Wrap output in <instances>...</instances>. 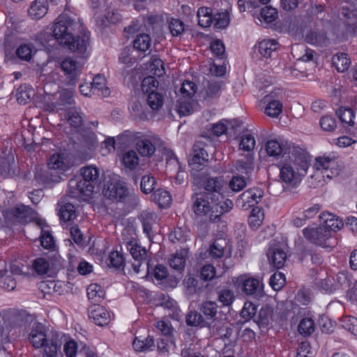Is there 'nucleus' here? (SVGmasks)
Wrapping results in <instances>:
<instances>
[{"label": "nucleus", "instance_id": "obj_60", "mask_svg": "<svg viewBox=\"0 0 357 357\" xmlns=\"http://www.w3.org/2000/svg\"><path fill=\"white\" fill-rule=\"evenodd\" d=\"M139 158L135 151H129L123 156V163L127 168L134 169L138 165Z\"/></svg>", "mask_w": 357, "mask_h": 357}, {"label": "nucleus", "instance_id": "obj_44", "mask_svg": "<svg viewBox=\"0 0 357 357\" xmlns=\"http://www.w3.org/2000/svg\"><path fill=\"white\" fill-rule=\"evenodd\" d=\"M337 114L344 127L353 126L354 125L355 114L351 108H340Z\"/></svg>", "mask_w": 357, "mask_h": 357}, {"label": "nucleus", "instance_id": "obj_53", "mask_svg": "<svg viewBox=\"0 0 357 357\" xmlns=\"http://www.w3.org/2000/svg\"><path fill=\"white\" fill-rule=\"evenodd\" d=\"M197 90V85L190 81L183 82L182 86L180 89L181 97L187 99H192Z\"/></svg>", "mask_w": 357, "mask_h": 357}, {"label": "nucleus", "instance_id": "obj_24", "mask_svg": "<svg viewBox=\"0 0 357 357\" xmlns=\"http://www.w3.org/2000/svg\"><path fill=\"white\" fill-rule=\"evenodd\" d=\"M187 257L188 251L185 249L177 250L169 258V264L172 268L178 271H183L185 266Z\"/></svg>", "mask_w": 357, "mask_h": 357}, {"label": "nucleus", "instance_id": "obj_13", "mask_svg": "<svg viewBox=\"0 0 357 357\" xmlns=\"http://www.w3.org/2000/svg\"><path fill=\"white\" fill-rule=\"evenodd\" d=\"M61 67L67 75L68 84L75 86L81 74L83 64L71 58H67L61 63Z\"/></svg>", "mask_w": 357, "mask_h": 357}, {"label": "nucleus", "instance_id": "obj_16", "mask_svg": "<svg viewBox=\"0 0 357 357\" xmlns=\"http://www.w3.org/2000/svg\"><path fill=\"white\" fill-rule=\"evenodd\" d=\"M213 214L210 215V222H219L221 221L222 215L229 212L234 206L233 202L229 199L222 201L213 202Z\"/></svg>", "mask_w": 357, "mask_h": 357}, {"label": "nucleus", "instance_id": "obj_59", "mask_svg": "<svg viewBox=\"0 0 357 357\" xmlns=\"http://www.w3.org/2000/svg\"><path fill=\"white\" fill-rule=\"evenodd\" d=\"M273 316V308L268 305L263 306L259 312V322L262 326H268Z\"/></svg>", "mask_w": 357, "mask_h": 357}, {"label": "nucleus", "instance_id": "obj_3", "mask_svg": "<svg viewBox=\"0 0 357 357\" xmlns=\"http://www.w3.org/2000/svg\"><path fill=\"white\" fill-rule=\"evenodd\" d=\"M29 340L35 348L43 347V357H57L62 344L61 333L54 331L47 332L45 326L39 323L33 325Z\"/></svg>", "mask_w": 357, "mask_h": 357}, {"label": "nucleus", "instance_id": "obj_17", "mask_svg": "<svg viewBox=\"0 0 357 357\" xmlns=\"http://www.w3.org/2000/svg\"><path fill=\"white\" fill-rule=\"evenodd\" d=\"M254 153H248L243 156V158L238 159L236 161L235 169L238 174L245 175L250 178V174L254 170Z\"/></svg>", "mask_w": 357, "mask_h": 357}, {"label": "nucleus", "instance_id": "obj_8", "mask_svg": "<svg viewBox=\"0 0 357 357\" xmlns=\"http://www.w3.org/2000/svg\"><path fill=\"white\" fill-rule=\"evenodd\" d=\"M104 196L109 199L123 201L128 195V190L126 183L121 181L118 176L113 177L103 188Z\"/></svg>", "mask_w": 357, "mask_h": 357}, {"label": "nucleus", "instance_id": "obj_63", "mask_svg": "<svg viewBox=\"0 0 357 357\" xmlns=\"http://www.w3.org/2000/svg\"><path fill=\"white\" fill-rule=\"evenodd\" d=\"M47 165L51 169L64 170L66 168L63 155L61 154H53L51 155L49 159Z\"/></svg>", "mask_w": 357, "mask_h": 357}, {"label": "nucleus", "instance_id": "obj_41", "mask_svg": "<svg viewBox=\"0 0 357 357\" xmlns=\"http://www.w3.org/2000/svg\"><path fill=\"white\" fill-rule=\"evenodd\" d=\"M154 201L161 207L169 206L172 202V197L167 190L158 188L153 193Z\"/></svg>", "mask_w": 357, "mask_h": 357}, {"label": "nucleus", "instance_id": "obj_58", "mask_svg": "<svg viewBox=\"0 0 357 357\" xmlns=\"http://www.w3.org/2000/svg\"><path fill=\"white\" fill-rule=\"evenodd\" d=\"M299 333L303 335H309L314 331V323L311 318H303L298 326Z\"/></svg>", "mask_w": 357, "mask_h": 357}, {"label": "nucleus", "instance_id": "obj_18", "mask_svg": "<svg viewBox=\"0 0 357 357\" xmlns=\"http://www.w3.org/2000/svg\"><path fill=\"white\" fill-rule=\"evenodd\" d=\"M69 192L73 197H77L80 195L89 196L94 190H88V183L82 178H71L68 183Z\"/></svg>", "mask_w": 357, "mask_h": 357}, {"label": "nucleus", "instance_id": "obj_52", "mask_svg": "<svg viewBox=\"0 0 357 357\" xmlns=\"http://www.w3.org/2000/svg\"><path fill=\"white\" fill-rule=\"evenodd\" d=\"M229 17L227 10L218 12L213 15L214 26L217 29H225L229 24Z\"/></svg>", "mask_w": 357, "mask_h": 357}, {"label": "nucleus", "instance_id": "obj_48", "mask_svg": "<svg viewBox=\"0 0 357 357\" xmlns=\"http://www.w3.org/2000/svg\"><path fill=\"white\" fill-rule=\"evenodd\" d=\"M141 86L142 91L149 95L156 91L158 86V81L153 76H148L144 78Z\"/></svg>", "mask_w": 357, "mask_h": 357}, {"label": "nucleus", "instance_id": "obj_55", "mask_svg": "<svg viewBox=\"0 0 357 357\" xmlns=\"http://www.w3.org/2000/svg\"><path fill=\"white\" fill-rule=\"evenodd\" d=\"M146 101L153 110H158L163 105V96L156 91L151 93L147 95Z\"/></svg>", "mask_w": 357, "mask_h": 357}, {"label": "nucleus", "instance_id": "obj_49", "mask_svg": "<svg viewBox=\"0 0 357 357\" xmlns=\"http://www.w3.org/2000/svg\"><path fill=\"white\" fill-rule=\"evenodd\" d=\"M248 179L247 176L241 174L234 176L229 181V187L234 192H240L246 186Z\"/></svg>", "mask_w": 357, "mask_h": 357}, {"label": "nucleus", "instance_id": "obj_40", "mask_svg": "<svg viewBox=\"0 0 357 357\" xmlns=\"http://www.w3.org/2000/svg\"><path fill=\"white\" fill-rule=\"evenodd\" d=\"M59 214L63 222L73 221L77 217L75 206L70 203L60 205Z\"/></svg>", "mask_w": 357, "mask_h": 357}, {"label": "nucleus", "instance_id": "obj_37", "mask_svg": "<svg viewBox=\"0 0 357 357\" xmlns=\"http://www.w3.org/2000/svg\"><path fill=\"white\" fill-rule=\"evenodd\" d=\"M332 63L338 72L347 70L350 66V59L345 53H337L332 58Z\"/></svg>", "mask_w": 357, "mask_h": 357}, {"label": "nucleus", "instance_id": "obj_1", "mask_svg": "<svg viewBox=\"0 0 357 357\" xmlns=\"http://www.w3.org/2000/svg\"><path fill=\"white\" fill-rule=\"evenodd\" d=\"M284 150L278 163L280 178L286 188L296 187L307 174L311 162L310 155L294 144H290Z\"/></svg>", "mask_w": 357, "mask_h": 357}, {"label": "nucleus", "instance_id": "obj_23", "mask_svg": "<svg viewBox=\"0 0 357 357\" xmlns=\"http://www.w3.org/2000/svg\"><path fill=\"white\" fill-rule=\"evenodd\" d=\"M243 291L247 295L260 296L263 292V284L255 278H248L243 283Z\"/></svg>", "mask_w": 357, "mask_h": 357}, {"label": "nucleus", "instance_id": "obj_26", "mask_svg": "<svg viewBox=\"0 0 357 357\" xmlns=\"http://www.w3.org/2000/svg\"><path fill=\"white\" fill-rule=\"evenodd\" d=\"M234 327L229 324L222 323L219 324L214 322L210 326V330L213 334L218 335L223 340H229L232 337Z\"/></svg>", "mask_w": 357, "mask_h": 357}, {"label": "nucleus", "instance_id": "obj_35", "mask_svg": "<svg viewBox=\"0 0 357 357\" xmlns=\"http://www.w3.org/2000/svg\"><path fill=\"white\" fill-rule=\"evenodd\" d=\"M291 144H286L285 145L280 144L276 140H269L266 144V151L269 156L277 157L282 155L284 149L287 148Z\"/></svg>", "mask_w": 357, "mask_h": 357}, {"label": "nucleus", "instance_id": "obj_32", "mask_svg": "<svg viewBox=\"0 0 357 357\" xmlns=\"http://www.w3.org/2000/svg\"><path fill=\"white\" fill-rule=\"evenodd\" d=\"M222 86L223 84L222 82H214L208 83L203 94L204 99L208 102L217 99L220 95Z\"/></svg>", "mask_w": 357, "mask_h": 357}, {"label": "nucleus", "instance_id": "obj_56", "mask_svg": "<svg viewBox=\"0 0 357 357\" xmlns=\"http://www.w3.org/2000/svg\"><path fill=\"white\" fill-rule=\"evenodd\" d=\"M264 220V213L258 208H253L248 218L249 225L253 229H257L261 225Z\"/></svg>", "mask_w": 357, "mask_h": 357}, {"label": "nucleus", "instance_id": "obj_57", "mask_svg": "<svg viewBox=\"0 0 357 357\" xmlns=\"http://www.w3.org/2000/svg\"><path fill=\"white\" fill-rule=\"evenodd\" d=\"M156 185V180L151 175H144L141 180V190L145 194H149L153 191Z\"/></svg>", "mask_w": 357, "mask_h": 357}, {"label": "nucleus", "instance_id": "obj_15", "mask_svg": "<svg viewBox=\"0 0 357 357\" xmlns=\"http://www.w3.org/2000/svg\"><path fill=\"white\" fill-rule=\"evenodd\" d=\"M89 317L93 320V322L100 326L107 325L110 321L109 312L99 304H93L89 307Z\"/></svg>", "mask_w": 357, "mask_h": 357}, {"label": "nucleus", "instance_id": "obj_19", "mask_svg": "<svg viewBox=\"0 0 357 357\" xmlns=\"http://www.w3.org/2000/svg\"><path fill=\"white\" fill-rule=\"evenodd\" d=\"M159 139L155 135H151L149 137L143 138L137 143V149L142 156L150 157L155 151V144Z\"/></svg>", "mask_w": 357, "mask_h": 357}, {"label": "nucleus", "instance_id": "obj_22", "mask_svg": "<svg viewBox=\"0 0 357 357\" xmlns=\"http://www.w3.org/2000/svg\"><path fill=\"white\" fill-rule=\"evenodd\" d=\"M47 0H35L28 10L29 17L33 20H39L47 12Z\"/></svg>", "mask_w": 357, "mask_h": 357}, {"label": "nucleus", "instance_id": "obj_29", "mask_svg": "<svg viewBox=\"0 0 357 357\" xmlns=\"http://www.w3.org/2000/svg\"><path fill=\"white\" fill-rule=\"evenodd\" d=\"M91 84L93 86V94L102 97L109 95L110 90L106 86V79L104 76L96 75Z\"/></svg>", "mask_w": 357, "mask_h": 357}, {"label": "nucleus", "instance_id": "obj_4", "mask_svg": "<svg viewBox=\"0 0 357 357\" xmlns=\"http://www.w3.org/2000/svg\"><path fill=\"white\" fill-rule=\"evenodd\" d=\"M122 236L123 244L130 252L131 256L135 260V262L132 265L135 273H139L141 271V267L144 266L147 273H150L151 266L149 261L146 262L144 265V262L146 261L147 257L146 249L139 245L135 237H128L126 235L125 232L122 233Z\"/></svg>", "mask_w": 357, "mask_h": 357}, {"label": "nucleus", "instance_id": "obj_42", "mask_svg": "<svg viewBox=\"0 0 357 357\" xmlns=\"http://www.w3.org/2000/svg\"><path fill=\"white\" fill-rule=\"evenodd\" d=\"M151 40L148 34L142 33L137 36L133 41V47L138 51L146 52L149 50Z\"/></svg>", "mask_w": 357, "mask_h": 357}, {"label": "nucleus", "instance_id": "obj_9", "mask_svg": "<svg viewBox=\"0 0 357 357\" xmlns=\"http://www.w3.org/2000/svg\"><path fill=\"white\" fill-rule=\"evenodd\" d=\"M263 190L259 188H251L244 191L236 201V206L242 210H248L255 207L262 199Z\"/></svg>", "mask_w": 357, "mask_h": 357}, {"label": "nucleus", "instance_id": "obj_54", "mask_svg": "<svg viewBox=\"0 0 357 357\" xmlns=\"http://www.w3.org/2000/svg\"><path fill=\"white\" fill-rule=\"evenodd\" d=\"M267 105L265 108V114L271 117L278 116L282 111V104L280 100H272L266 102Z\"/></svg>", "mask_w": 357, "mask_h": 357}, {"label": "nucleus", "instance_id": "obj_25", "mask_svg": "<svg viewBox=\"0 0 357 357\" xmlns=\"http://www.w3.org/2000/svg\"><path fill=\"white\" fill-rule=\"evenodd\" d=\"M185 321L187 325L193 327H207L210 328L211 326V324L206 321L200 312L196 310H191L187 314Z\"/></svg>", "mask_w": 357, "mask_h": 357}, {"label": "nucleus", "instance_id": "obj_30", "mask_svg": "<svg viewBox=\"0 0 357 357\" xmlns=\"http://www.w3.org/2000/svg\"><path fill=\"white\" fill-rule=\"evenodd\" d=\"M229 242L225 238L216 239L210 246L209 255L213 259H220L224 256L225 249Z\"/></svg>", "mask_w": 357, "mask_h": 357}, {"label": "nucleus", "instance_id": "obj_64", "mask_svg": "<svg viewBox=\"0 0 357 357\" xmlns=\"http://www.w3.org/2000/svg\"><path fill=\"white\" fill-rule=\"evenodd\" d=\"M169 29L173 36H178L184 31V24L178 19L172 18L169 23Z\"/></svg>", "mask_w": 357, "mask_h": 357}, {"label": "nucleus", "instance_id": "obj_33", "mask_svg": "<svg viewBox=\"0 0 357 357\" xmlns=\"http://www.w3.org/2000/svg\"><path fill=\"white\" fill-rule=\"evenodd\" d=\"M218 306L214 301H206L201 303L199 310L206 317V321L208 319L215 320L218 314Z\"/></svg>", "mask_w": 357, "mask_h": 357}, {"label": "nucleus", "instance_id": "obj_28", "mask_svg": "<svg viewBox=\"0 0 357 357\" xmlns=\"http://www.w3.org/2000/svg\"><path fill=\"white\" fill-rule=\"evenodd\" d=\"M10 213L20 222H27L33 218V210L24 204L17 205L10 210Z\"/></svg>", "mask_w": 357, "mask_h": 357}, {"label": "nucleus", "instance_id": "obj_51", "mask_svg": "<svg viewBox=\"0 0 357 357\" xmlns=\"http://www.w3.org/2000/svg\"><path fill=\"white\" fill-rule=\"evenodd\" d=\"M153 346L154 340L150 336H148L144 340H139L138 337H135L132 342V347L137 351H144L151 349Z\"/></svg>", "mask_w": 357, "mask_h": 357}, {"label": "nucleus", "instance_id": "obj_39", "mask_svg": "<svg viewBox=\"0 0 357 357\" xmlns=\"http://www.w3.org/2000/svg\"><path fill=\"white\" fill-rule=\"evenodd\" d=\"M293 54L298 60L308 62L312 61L314 52L311 49L305 48L302 45H296L293 50Z\"/></svg>", "mask_w": 357, "mask_h": 357}, {"label": "nucleus", "instance_id": "obj_50", "mask_svg": "<svg viewBox=\"0 0 357 357\" xmlns=\"http://www.w3.org/2000/svg\"><path fill=\"white\" fill-rule=\"evenodd\" d=\"M255 139L252 134H242V135L241 136V142L239 143L240 149L250 153L255 149Z\"/></svg>", "mask_w": 357, "mask_h": 357}, {"label": "nucleus", "instance_id": "obj_12", "mask_svg": "<svg viewBox=\"0 0 357 357\" xmlns=\"http://www.w3.org/2000/svg\"><path fill=\"white\" fill-rule=\"evenodd\" d=\"M224 181L221 177H211L206 178L203 183L205 192H203L207 199L212 202H217L218 197L223 194Z\"/></svg>", "mask_w": 357, "mask_h": 357}, {"label": "nucleus", "instance_id": "obj_14", "mask_svg": "<svg viewBox=\"0 0 357 357\" xmlns=\"http://www.w3.org/2000/svg\"><path fill=\"white\" fill-rule=\"evenodd\" d=\"M82 178L88 183V191L98 188L100 183V172L93 165L84 167L81 169Z\"/></svg>", "mask_w": 357, "mask_h": 357}, {"label": "nucleus", "instance_id": "obj_11", "mask_svg": "<svg viewBox=\"0 0 357 357\" xmlns=\"http://www.w3.org/2000/svg\"><path fill=\"white\" fill-rule=\"evenodd\" d=\"M208 160V154L205 149V144L201 140L197 141L192 147V153L188 159V164L192 170L199 171Z\"/></svg>", "mask_w": 357, "mask_h": 357}, {"label": "nucleus", "instance_id": "obj_2", "mask_svg": "<svg viewBox=\"0 0 357 357\" xmlns=\"http://www.w3.org/2000/svg\"><path fill=\"white\" fill-rule=\"evenodd\" d=\"M73 25V22L68 16L60 15L54 25L53 34L60 45L68 47L72 52L84 54L89 47V33L84 31L75 37L71 33Z\"/></svg>", "mask_w": 357, "mask_h": 357}, {"label": "nucleus", "instance_id": "obj_7", "mask_svg": "<svg viewBox=\"0 0 357 357\" xmlns=\"http://www.w3.org/2000/svg\"><path fill=\"white\" fill-rule=\"evenodd\" d=\"M202 193H195L191 197L192 208L197 218H205L210 222V215L213 214V203L208 201Z\"/></svg>", "mask_w": 357, "mask_h": 357}, {"label": "nucleus", "instance_id": "obj_62", "mask_svg": "<svg viewBox=\"0 0 357 357\" xmlns=\"http://www.w3.org/2000/svg\"><path fill=\"white\" fill-rule=\"evenodd\" d=\"M342 328L357 336V319L351 316H346L341 320Z\"/></svg>", "mask_w": 357, "mask_h": 357}, {"label": "nucleus", "instance_id": "obj_6", "mask_svg": "<svg viewBox=\"0 0 357 357\" xmlns=\"http://www.w3.org/2000/svg\"><path fill=\"white\" fill-rule=\"evenodd\" d=\"M338 10L345 24L357 33V0H339Z\"/></svg>", "mask_w": 357, "mask_h": 357}, {"label": "nucleus", "instance_id": "obj_10", "mask_svg": "<svg viewBox=\"0 0 357 357\" xmlns=\"http://www.w3.org/2000/svg\"><path fill=\"white\" fill-rule=\"evenodd\" d=\"M314 168L320 172L323 178H332L340 173V169L334 159L328 156H319L316 158Z\"/></svg>", "mask_w": 357, "mask_h": 357}, {"label": "nucleus", "instance_id": "obj_5", "mask_svg": "<svg viewBox=\"0 0 357 357\" xmlns=\"http://www.w3.org/2000/svg\"><path fill=\"white\" fill-rule=\"evenodd\" d=\"M304 236L311 243L323 248H332L336 245V240L332 238L331 233L326 227H306L303 229Z\"/></svg>", "mask_w": 357, "mask_h": 357}, {"label": "nucleus", "instance_id": "obj_36", "mask_svg": "<svg viewBox=\"0 0 357 357\" xmlns=\"http://www.w3.org/2000/svg\"><path fill=\"white\" fill-rule=\"evenodd\" d=\"M87 296L93 304H98L104 298L105 292L97 284H91L87 287Z\"/></svg>", "mask_w": 357, "mask_h": 357}, {"label": "nucleus", "instance_id": "obj_34", "mask_svg": "<svg viewBox=\"0 0 357 357\" xmlns=\"http://www.w3.org/2000/svg\"><path fill=\"white\" fill-rule=\"evenodd\" d=\"M66 118L68 123L74 128H79L82 125L83 114L81 112L80 109L77 107L68 109Z\"/></svg>", "mask_w": 357, "mask_h": 357}, {"label": "nucleus", "instance_id": "obj_21", "mask_svg": "<svg viewBox=\"0 0 357 357\" xmlns=\"http://www.w3.org/2000/svg\"><path fill=\"white\" fill-rule=\"evenodd\" d=\"M320 219L323 222L322 226L331 232L339 231L344 225L342 220L332 213H322Z\"/></svg>", "mask_w": 357, "mask_h": 357}, {"label": "nucleus", "instance_id": "obj_47", "mask_svg": "<svg viewBox=\"0 0 357 357\" xmlns=\"http://www.w3.org/2000/svg\"><path fill=\"white\" fill-rule=\"evenodd\" d=\"M191 99L179 98L177 100L176 111L180 116L189 115L192 112Z\"/></svg>", "mask_w": 357, "mask_h": 357}, {"label": "nucleus", "instance_id": "obj_45", "mask_svg": "<svg viewBox=\"0 0 357 357\" xmlns=\"http://www.w3.org/2000/svg\"><path fill=\"white\" fill-rule=\"evenodd\" d=\"M33 90L27 86H21L18 88L16 97L20 105H26L33 96Z\"/></svg>", "mask_w": 357, "mask_h": 357}, {"label": "nucleus", "instance_id": "obj_31", "mask_svg": "<svg viewBox=\"0 0 357 357\" xmlns=\"http://www.w3.org/2000/svg\"><path fill=\"white\" fill-rule=\"evenodd\" d=\"M305 40L317 46H326L329 43V39L324 31H312L306 35Z\"/></svg>", "mask_w": 357, "mask_h": 357}, {"label": "nucleus", "instance_id": "obj_27", "mask_svg": "<svg viewBox=\"0 0 357 357\" xmlns=\"http://www.w3.org/2000/svg\"><path fill=\"white\" fill-rule=\"evenodd\" d=\"M279 43L273 39H264L258 44V51L259 54L266 58L272 56V53L279 48Z\"/></svg>", "mask_w": 357, "mask_h": 357}, {"label": "nucleus", "instance_id": "obj_46", "mask_svg": "<svg viewBox=\"0 0 357 357\" xmlns=\"http://www.w3.org/2000/svg\"><path fill=\"white\" fill-rule=\"evenodd\" d=\"M235 299V295L231 289L223 288L218 292V300L223 306H230Z\"/></svg>", "mask_w": 357, "mask_h": 357}, {"label": "nucleus", "instance_id": "obj_20", "mask_svg": "<svg viewBox=\"0 0 357 357\" xmlns=\"http://www.w3.org/2000/svg\"><path fill=\"white\" fill-rule=\"evenodd\" d=\"M267 257L270 262L277 268L283 267L287 259L286 252L278 246L270 247L267 252Z\"/></svg>", "mask_w": 357, "mask_h": 357}, {"label": "nucleus", "instance_id": "obj_61", "mask_svg": "<svg viewBox=\"0 0 357 357\" xmlns=\"http://www.w3.org/2000/svg\"><path fill=\"white\" fill-rule=\"evenodd\" d=\"M286 282L285 275L281 272L273 273L270 278V285L275 290L281 289Z\"/></svg>", "mask_w": 357, "mask_h": 357}, {"label": "nucleus", "instance_id": "obj_43", "mask_svg": "<svg viewBox=\"0 0 357 357\" xmlns=\"http://www.w3.org/2000/svg\"><path fill=\"white\" fill-rule=\"evenodd\" d=\"M16 55L23 61H29L34 54V47L32 44H22L16 50Z\"/></svg>", "mask_w": 357, "mask_h": 357}, {"label": "nucleus", "instance_id": "obj_38", "mask_svg": "<svg viewBox=\"0 0 357 357\" xmlns=\"http://www.w3.org/2000/svg\"><path fill=\"white\" fill-rule=\"evenodd\" d=\"M198 24L202 27H208L213 22V15L209 8L202 7L197 11Z\"/></svg>", "mask_w": 357, "mask_h": 357}]
</instances>
